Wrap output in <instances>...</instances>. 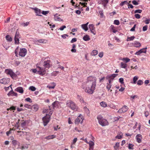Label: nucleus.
<instances>
[{"instance_id":"1","label":"nucleus","mask_w":150,"mask_h":150,"mask_svg":"<svg viewBox=\"0 0 150 150\" xmlns=\"http://www.w3.org/2000/svg\"><path fill=\"white\" fill-rule=\"evenodd\" d=\"M96 86V78L95 77H88L87 79L85 87L82 85V88L85 91L89 94H92L95 90Z\"/></svg>"},{"instance_id":"2","label":"nucleus","mask_w":150,"mask_h":150,"mask_svg":"<svg viewBox=\"0 0 150 150\" xmlns=\"http://www.w3.org/2000/svg\"><path fill=\"white\" fill-rule=\"evenodd\" d=\"M67 106L70 108L72 110H77V107L75 103L72 101L70 100L67 101Z\"/></svg>"},{"instance_id":"3","label":"nucleus","mask_w":150,"mask_h":150,"mask_svg":"<svg viewBox=\"0 0 150 150\" xmlns=\"http://www.w3.org/2000/svg\"><path fill=\"white\" fill-rule=\"evenodd\" d=\"M52 114V113L51 112V111H50L49 115H47L46 116L43 118L42 120L43 121L44 126H46L47 123L49 122L50 117V115H51Z\"/></svg>"},{"instance_id":"4","label":"nucleus","mask_w":150,"mask_h":150,"mask_svg":"<svg viewBox=\"0 0 150 150\" xmlns=\"http://www.w3.org/2000/svg\"><path fill=\"white\" fill-rule=\"evenodd\" d=\"M5 72L7 75H9L12 78L16 77V75L13 72V71L10 69H6L5 70Z\"/></svg>"},{"instance_id":"5","label":"nucleus","mask_w":150,"mask_h":150,"mask_svg":"<svg viewBox=\"0 0 150 150\" xmlns=\"http://www.w3.org/2000/svg\"><path fill=\"white\" fill-rule=\"evenodd\" d=\"M117 74H114L111 75H108L106 76V79L108 80V81L110 83H111L113 81L114 78L116 77Z\"/></svg>"},{"instance_id":"6","label":"nucleus","mask_w":150,"mask_h":150,"mask_svg":"<svg viewBox=\"0 0 150 150\" xmlns=\"http://www.w3.org/2000/svg\"><path fill=\"white\" fill-rule=\"evenodd\" d=\"M27 50L25 48H23L20 49L19 52V55L22 57H24L26 54Z\"/></svg>"},{"instance_id":"7","label":"nucleus","mask_w":150,"mask_h":150,"mask_svg":"<svg viewBox=\"0 0 150 150\" xmlns=\"http://www.w3.org/2000/svg\"><path fill=\"white\" fill-rule=\"evenodd\" d=\"M10 81V79L8 78H4L0 79V83L4 84H8Z\"/></svg>"},{"instance_id":"8","label":"nucleus","mask_w":150,"mask_h":150,"mask_svg":"<svg viewBox=\"0 0 150 150\" xmlns=\"http://www.w3.org/2000/svg\"><path fill=\"white\" fill-rule=\"evenodd\" d=\"M128 109V107L126 105L123 106L118 111V112L122 113L126 112Z\"/></svg>"},{"instance_id":"9","label":"nucleus","mask_w":150,"mask_h":150,"mask_svg":"<svg viewBox=\"0 0 150 150\" xmlns=\"http://www.w3.org/2000/svg\"><path fill=\"white\" fill-rule=\"evenodd\" d=\"M99 123L103 126H105L108 124V122L107 120L103 118L100 121Z\"/></svg>"},{"instance_id":"10","label":"nucleus","mask_w":150,"mask_h":150,"mask_svg":"<svg viewBox=\"0 0 150 150\" xmlns=\"http://www.w3.org/2000/svg\"><path fill=\"white\" fill-rule=\"evenodd\" d=\"M61 16L60 15H59L58 14H56L54 15V20L55 21H63V19L61 18Z\"/></svg>"},{"instance_id":"11","label":"nucleus","mask_w":150,"mask_h":150,"mask_svg":"<svg viewBox=\"0 0 150 150\" xmlns=\"http://www.w3.org/2000/svg\"><path fill=\"white\" fill-rule=\"evenodd\" d=\"M32 9L35 11L36 13V15L37 16H42V15H40L41 12V10L40 9L37 8H32Z\"/></svg>"},{"instance_id":"12","label":"nucleus","mask_w":150,"mask_h":150,"mask_svg":"<svg viewBox=\"0 0 150 150\" xmlns=\"http://www.w3.org/2000/svg\"><path fill=\"white\" fill-rule=\"evenodd\" d=\"M147 47H145L140 49L139 51L135 53V54L139 55L140 54L142 53H146V50L147 49Z\"/></svg>"},{"instance_id":"13","label":"nucleus","mask_w":150,"mask_h":150,"mask_svg":"<svg viewBox=\"0 0 150 150\" xmlns=\"http://www.w3.org/2000/svg\"><path fill=\"white\" fill-rule=\"evenodd\" d=\"M136 139L137 142L139 143H141L142 139V135L140 134H137L136 136Z\"/></svg>"},{"instance_id":"14","label":"nucleus","mask_w":150,"mask_h":150,"mask_svg":"<svg viewBox=\"0 0 150 150\" xmlns=\"http://www.w3.org/2000/svg\"><path fill=\"white\" fill-rule=\"evenodd\" d=\"M83 116L81 114H80L77 117L75 120V123L76 124H78L81 121V120Z\"/></svg>"},{"instance_id":"15","label":"nucleus","mask_w":150,"mask_h":150,"mask_svg":"<svg viewBox=\"0 0 150 150\" xmlns=\"http://www.w3.org/2000/svg\"><path fill=\"white\" fill-rule=\"evenodd\" d=\"M50 60H47L44 61V62L43 66L45 68H49L50 67Z\"/></svg>"},{"instance_id":"16","label":"nucleus","mask_w":150,"mask_h":150,"mask_svg":"<svg viewBox=\"0 0 150 150\" xmlns=\"http://www.w3.org/2000/svg\"><path fill=\"white\" fill-rule=\"evenodd\" d=\"M8 95L10 96H18V94L17 93L14 92L13 91V90H11V91L9 92L7 94Z\"/></svg>"},{"instance_id":"17","label":"nucleus","mask_w":150,"mask_h":150,"mask_svg":"<svg viewBox=\"0 0 150 150\" xmlns=\"http://www.w3.org/2000/svg\"><path fill=\"white\" fill-rule=\"evenodd\" d=\"M38 68L40 69V70L38 71V72L40 74H44L45 73V69L43 68H41L40 67H39Z\"/></svg>"},{"instance_id":"18","label":"nucleus","mask_w":150,"mask_h":150,"mask_svg":"<svg viewBox=\"0 0 150 150\" xmlns=\"http://www.w3.org/2000/svg\"><path fill=\"white\" fill-rule=\"evenodd\" d=\"M15 91L21 93H23V88L21 87H17L15 89Z\"/></svg>"},{"instance_id":"19","label":"nucleus","mask_w":150,"mask_h":150,"mask_svg":"<svg viewBox=\"0 0 150 150\" xmlns=\"http://www.w3.org/2000/svg\"><path fill=\"white\" fill-rule=\"evenodd\" d=\"M132 45L133 46L136 47H139L141 46V43L137 41L135 42L132 44Z\"/></svg>"},{"instance_id":"20","label":"nucleus","mask_w":150,"mask_h":150,"mask_svg":"<svg viewBox=\"0 0 150 150\" xmlns=\"http://www.w3.org/2000/svg\"><path fill=\"white\" fill-rule=\"evenodd\" d=\"M47 42L48 41L45 39H40L36 41L35 42L36 43L38 42L42 43L45 44L47 43Z\"/></svg>"},{"instance_id":"21","label":"nucleus","mask_w":150,"mask_h":150,"mask_svg":"<svg viewBox=\"0 0 150 150\" xmlns=\"http://www.w3.org/2000/svg\"><path fill=\"white\" fill-rule=\"evenodd\" d=\"M88 22H87L86 23L83 24L81 26L83 29L86 31L88 30Z\"/></svg>"},{"instance_id":"22","label":"nucleus","mask_w":150,"mask_h":150,"mask_svg":"<svg viewBox=\"0 0 150 150\" xmlns=\"http://www.w3.org/2000/svg\"><path fill=\"white\" fill-rule=\"evenodd\" d=\"M112 86V84L111 83H110L108 82V83H107L106 86V88L108 89V91H109L110 90V88Z\"/></svg>"},{"instance_id":"23","label":"nucleus","mask_w":150,"mask_h":150,"mask_svg":"<svg viewBox=\"0 0 150 150\" xmlns=\"http://www.w3.org/2000/svg\"><path fill=\"white\" fill-rule=\"evenodd\" d=\"M83 39L85 41H88L90 40L89 36L88 35H84L83 37Z\"/></svg>"},{"instance_id":"24","label":"nucleus","mask_w":150,"mask_h":150,"mask_svg":"<svg viewBox=\"0 0 150 150\" xmlns=\"http://www.w3.org/2000/svg\"><path fill=\"white\" fill-rule=\"evenodd\" d=\"M56 136L54 135H50L45 137V138L47 139H52L55 137Z\"/></svg>"},{"instance_id":"25","label":"nucleus","mask_w":150,"mask_h":150,"mask_svg":"<svg viewBox=\"0 0 150 150\" xmlns=\"http://www.w3.org/2000/svg\"><path fill=\"white\" fill-rule=\"evenodd\" d=\"M100 105L103 107H105L107 106V104L105 102L102 101L100 103Z\"/></svg>"},{"instance_id":"26","label":"nucleus","mask_w":150,"mask_h":150,"mask_svg":"<svg viewBox=\"0 0 150 150\" xmlns=\"http://www.w3.org/2000/svg\"><path fill=\"white\" fill-rule=\"evenodd\" d=\"M32 108L33 109V110L35 111H37L38 108V106L37 105H33L32 107Z\"/></svg>"},{"instance_id":"27","label":"nucleus","mask_w":150,"mask_h":150,"mask_svg":"<svg viewBox=\"0 0 150 150\" xmlns=\"http://www.w3.org/2000/svg\"><path fill=\"white\" fill-rule=\"evenodd\" d=\"M98 53V52L96 50H93L91 53V55L92 56H95Z\"/></svg>"},{"instance_id":"28","label":"nucleus","mask_w":150,"mask_h":150,"mask_svg":"<svg viewBox=\"0 0 150 150\" xmlns=\"http://www.w3.org/2000/svg\"><path fill=\"white\" fill-rule=\"evenodd\" d=\"M127 66V64H126L124 63L123 62H121V67L122 68L125 69Z\"/></svg>"},{"instance_id":"29","label":"nucleus","mask_w":150,"mask_h":150,"mask_svg":"<svg viewBox=\"0 0 150 150\" xmlns=\"http://www.w3.org/2000/svg\"><path fill=\"white\" fill-rule=\"evenodd\" d=\"M6 40L9 42H11L12 41V38L9 35H7L6 36Z\"/></svg>"},{"instance_id":"30","label":"nucleus","mask_w":150,"mask_h":150,"mask_svg":"<svg viewBox=\"0 0 150 150\" xmlns=\"http://www.w3.org/2000/svg\"><path fill=\"white\" fill-rule=\"evenodd\" d=\"M135 38V37L134 36H132L131 37H128L127 38V41H129L133 40Z\"/></svg>"},{"instance_id":"31","label":"nucleus","mask_w":150,"mask_h":150,"mask_svg":"<svg viewBox=\"0 0 150 150\" xmlns=\"http://www.w3.org/2000/svg\"><path fill=\"white\" fill-rule=\"evenodd\" d=\"M122 60L126 63H127L130 61V59L128 58H122Z\"/></svg>"},{"instance_id":"32","label":"nucleus","mask_w":150,"mask_h":150,"mask_svg":"<svg viewBox=\"0 0 150 150\" xmlns=\"http://www.w3.org/2000/svg\"><path fill=\"white\" fill-rule=\"evenodd\" d=\"M59 73V71H54L51 74V75L52 76H56L57 74Z\"/></svg>"},{"instance_id":"33","label":"nucleus","mask_w":150,"mask_h":150,"mask_svg":"<svg viewBox=\"0 0 150 150\" xmlns=\"http://www.w3.org/2000/svg\"><path fill=\"white\" fill-rule=\"evenodd\" d=\"M88 143L90 147L91 148L94 145V142L92 141H90Z\"/></svg>"},{"instance_id":"34","label":"nucleus","mask_w":150,"mask_h":150,"mask_svg":"<svg viewBox=\"0 0 150 150\" xmlns=\"http://www.w3.org/2000/svg\"><path fill=\"white\" fill-rule=\"evenodd\" d=\"M97 118L98 120V122H99L100 121H101V120L103 119V117L101 115H99L98 116Z\"/></svg>"},{"instance_id":"35","label":"nucleus","mask_w":150,"mask_h":150,"mask_svg":"<svg viewBox=\"0 0 150 150\" xmlns=\"http://www.w3.org/2000/svg\"><path fill=\"white\" fill-rule=\"evenodd\" d=\"M138 79V77L137 76H135L133 78V83H136V81L137 80V79Z\"/></svg>"},{"instance_id":"36","label":"nucleus","mask_w":150,"mask_h":150,"mask_svg":"<svg viewBox=\"0 0 150 150\" xmlns=\"http://www.w3.org/2000/svg\"><path fill=\"white\" fill-rule=\"evenodd\" d=\"M19 38L15 37L14 40L15 43L16 44H18L19 40Z\"/></svg>"},{"instance_id":"37","label":"nucleus","mask_w":150,"mask_h":150,"mask_svg":"<svg viewBox=\"0 0 150 150\" xmlns=\"http://www.w3.org/2000/svg\"><path fill=\"white\" fill-rule=\"evenodd\" d=\"M89 28L90 30H94L95 28L94 27V25L93 24H90L89 25Z\"/></svg>"},{"instance_id":"38","label":"nucleus","mask_w":150,"mask_h":150,"mask_svg":"<svg viewBox=\"0 0 150 150\" xmlns=\"http://www.w3.org/2000/svg\"><path fill=\"white\" fill-rule=\"evenodd\" d=\"M108 106L110 108L112 109H115L116 107L113 104H110L108 105Z\"/></svg>"},{"instance_id":"39","label":"nucleus","mask_w":150,"mask_h":150,"mask_svg":"<svg viewBox=\"0 0 150 150\" xmlns=\"http://www.w3.org/2000/svg\"><path fill=\"white\" fill-rule=\"evenodd\" d=\"M29 89L31 90L32 91H34L36 90V88L33 86H31L29 88Z\"/></svg>"},{"instance_id":"40","label":"nucleus","mask_w":150,"mask_h":150,"mask_svg":"<svg viewBox=\"0 0 150 150\" xmlns=\"http://www.w3.org/2000/svg\"><path fill=\"white\" fill-rule=\"evenodd\" d=\"M57 101H55L52 104V105L53 106V108H55L57 107Z\"/></svg>"},{"instance_id":"41","label":"nucleus","mask_w":150,"mask_h":150,"mask_svg":"<svg viewBox=\"0 0 150 150\" xmlns=\"http://www.w3.org/2000/svg\"><path fill=\"white\" fill-rule=\"evenodd\" d=\"M119 142H117L115 145L114 146L115 149H118L119 147Z\"/></svg>"},{"instance_id":"42","label":"nucleus","mask_w":150,"mask_h":150,"mask_svg":"<svg viewBox=\"0 0 150 150\" xmlns=\"http://www.w3.org/2000/svg\"><path fill=\"white\" fill-rule=\"evenodd\" d=\"M17 142L16 140H14L12 141V144L13 145L16 146L17 144Z\"/></svg>"},{"instance_id":"43","label":"nucleus","mask_w":150,"mask_h":150,"mask_svg":"<svg viewBox=\"0 0 150 150\" xmlns=\"http://www.w3.org/2000/svg\"><path fill=\"white\" fill-rule=\"evenodd\" d=\"M143 83V81L141 80H139L137 82V84L139 85H142Z\"/></svg>"},{"instance_id":"44","label":"nucleus","mask_w":150,"mask_h":150,"mask_svg":"<svg viewBox=\"0 0 150 150\" xmlns=\"http://www.w3.org/2000/svg\"><path fill=\"white\" fill-rule=\"evenodd\" d=\"M16 110V107H15L13 106L11 107L10 108H7V110Z\"/></svg>"},{"instance_id":"45","label":"nucleus","mask_w":150,"mask_h":150,"mask_svg":"<svg viewBox=\"0 0 150 150\" xmlns=\"http://www.w3.org/2000/svg\"><path fill=\"white\" fill-rule=\"evenodd\" d=\"M15 37H16V38H20L19 33V32H18L17 31L16 32V35H15Z\"/></svg>"},{"instance_id":"46","label":"nucleus","mask_w":150,"mask_h":150,"mask_svg":"<svg viewBox=\"0 0 150 150\" xmlns=\"http://www.w3.org/2000/svg\"><path fill=\"white\" fill-rule=\"evenodd\" d=\"M133 145L132 144H129L128 145V148L129 149H133Z\"/></svg>"},{"instance_id":"47","label":"nucleus","mask_w":150,"mask_h":150,"mask_svg":"<svg viewBox=\"0 0 150 150\" xmlns=\"http://www.w3.org/2000/svg\"><path fill=\"white\" fill-rule=\"evenodd\" d=\"M138 97V96L137 95H134V96H130V98L131 100L134 99L135 98H137Z\"/></svg>"},{"instance_id":"48","label":"nucleus","mask_w":150,"mask_h":150,"mask_svg":"<svg viewBox=\"0 0 150 150\" xmlns=\"http://www.w3.org/2000/svg\"><path fill=\"white\" fill-rule=\"evenodd\" d=\"M49 12V11H42V13L44 15H46V14H48Z\"/></svg>"},{"instance_id":"49","label":"nucleus","mask_w":150,"mask_h":150,"mask_svg":"<svg viewBox=\"0 0 150 150\" xmlns=\"http://www.w3.org/2000/svg\"><path fill=\"white\" fill-rule=\"evenodd\" d=\"M29 24V22H26L25 23H24L21 24V25L22 26L24 27H25V26H27Z\"/></svg>"},{"instance_id":"50","label":"nucleus","mask_w":150,"mask_h":150,"mask_svg":"<svg viewBox=\"0 0 150 150\" xmlns=\"http://www.w3.org/2000/svg\"><path fill=\"white\" fill-rule=\"evenodd\" d=\"M147 25H146L144 26L143 28V31H146L147 29Z\"/></svg>"},{"instance_id":"51","label":"nucleus","mask_w":150,"mask_h":150,"mask_svg":"<svg viewBox=\"0 0 150 150\" xmlns=\"http://www.w3.org/2000/svg\"><path fill=\"white\" fill-rule=\"evenodd\" d=\"M127 1H122L120 3V5L121 6H122L124 4H127Z\"/></svg>"},{"instance_id":"52","label":"nucleus","mask_w":150,"mask_h":150,"mask_svg":"<svg viewBox=\"0 0 150 150\" xmlns=\"http://www.w3.org/2000/svg\"><path fill=\"white\" fill-rule=\"evenodd\" d=\"M134 16L137 19L140 18L141 17L140 15L138 14H135Z\"/></svg>"},{"instance_id":"53","label":"nucleus","mask_w":150,"mask_h":150,"mask_svg":"<svg viewBox=\"0 0 150 150\" xmlns=\"http://www.w3.org/2000/svg\"><path fill=\"white\" fill-rule=\"evenodd\" d=\"M66 26L65 25H63L62 27H61L60 28H59L58 30H64V28H66Z\"/></svg>"},{"instance_id":"54","label":"nucleus","mask_w":150,"mask_h":150,"mask_svg":"<svg viewBox=\"0 0 150 150\" xmlns=\"http://www.w3.org/2000/svg\"><path fill=\"white\" fill-rule=\"evenodd\" d=\"M114 23L115 24L117 25H119L120 24L119 21L118 20H115L114 21Z\"/></svg>"},{"instance_id":"55","label":"nucleus","mask_w":150,"mask_h":150,"mask_svg":"<svg viewBox=\"0 0 150 150\" xmlns=\"http://www.w3.org/2000/svg\"><path fill=\"white\" fill-rule=\"evenodd\" d=\"M132 3L134 5H137L139 4L138 3L136 0H133L132 1Z\"/></svg>"},{"instance_id":"56","label":"nucleus","mask_w":150,"mask_h":150,"mask_svg":"<svg viewBox=\"0 0 150 150\" xmlns=\"http://www.w3.org/2000/svg\"><path fill=\"white\" fill-rule=\"evenodd\" d=\"M100 14V15L101 18H103V11H99Z\"/></svg>"},{"instance_id":"57","label":"nucleus","mask_w":150,"mask_h":150,"mask_svg":"<svg viewBox=\"0 0 150 150\" xmlns=\"http://www.w3.org/2000/svg\"><path fill=\"white\" fill-rule=\"evenodd\" d=\"M25 100L27 102H30V103H31L32 102L31 100V99L29 98H28L25 99Z\"/></svg>"},{"instance_id":"58","label":"nucleus","mask_w":150,"mask_h":150,"mask_svg":"<svg viewBox=\"0 0 150 150\" xmlns=\"http://www.w3.org/2000/svg\"><path fill=\"white\" fill-rule=\"evenodd\" d=\"M24 106L25 107L27 108H30L31 107L30 105H28V104H25L24 105Z\"/></svg>"},{"instance_id":"59","label":"nucleus","mask_w":150,"mask_h":150,"mask_svg":"<svg viewBox=\"0 0 150 150\" xmlns=\"http://www.w3.org/2000/svg\"><path fill=\"white\" fill-rule=\"evenodd\" d=\"M119 82L122 84L124 83V79L123 78H120L119 79Z\"/></svg>"},{"instance_id":"60","label":"nucleus","mask_w":150,"mask_h":150,"mask_svg":"<svg viewBox=\"0 0 150 150\" xmlns=\"http://www.w3.org/2000/svg\"><path fill=\"white\" fill-rule=\"evenodd\" d=\"M142 11V10H141L138 9L136 10L135 11V13H141Z\"/></svg>"},{"instance_id":"61","label":"nucleus","mask_w":150,"mask_h":150,"mask_svg":"<svg viewBox=\"0 0 150 150\" xmlns=\"http://www.w3.org/2000/svg\"><path fill=\"white\" fill-rule=\"evenodd\" d=\"M127 5H128V7L129 8H133V6L132 4H129L128 2Z\"/></svg>"},{"instance_id":"62","label":"nucleus","mask_w":150,"mask_h":150,"mask_svg":"<svg viewBox=\"0 0 150 150\" xmlns=\"http://www.w3.org/2000/svg\"><path fill=\"white\" fill-rule=\"evenodd\" d=\"M76 40H77V39H76V38H73V39H72L71 41V43H74V42H76Z\"/></svg>"},{"instance_id":"63","label":"nucleus","mask_w":150,"mask_h":150,"mask_svg":"<svg viewBox=\"0 0 150 150\" xmlns=\"http://www.w3.org/2000/svg\"><path fill=\"white\" fill-rule=\"evenodd\" d=\"M77 138H75L74 139H73L72 142V144H75L76 142L77 141Z\"/></svg>"},{"instance_id":"64","label":"nucleus","mask_w":150,"mask_h":150,"mask_svg":"<svg viewBox=\"0 0 150 150\" xmlns=\"http://www.w3.org/2000/svg\"><path fill=\"white\" fill-rule=\"evenodd\" d=\"M48 109L44 108L43 109V113H44L47 112L48 111Z\"/></svg>"}]
</instances>
